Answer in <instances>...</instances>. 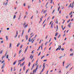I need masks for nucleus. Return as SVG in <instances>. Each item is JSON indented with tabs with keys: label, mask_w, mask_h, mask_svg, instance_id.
Here are the masks:
<instances>
[{
	"label": "nucleus",
	"mask_w": 74,
	"mask_h": 74,
	"mask_svg": "<svg viewBox=\"0 0 74 74\" xmlns=\"http://www.w3.org/2000/svg\"><path fill=\"white\" fill-rule=\"evenodd\" d=\"M5 67V63L4 62L3 63V65L1 66V69L2 70V69H3Z\"/></svg>",
	"instance_id": "nucleus-1"
},
{
	"label": "nucleus",
	"mask_w": 74,
	"mask_h": 74,
	"mask_svg": "<svg viewBox=\"0 0 74 74\" xmlns=\"http://www.w3.org/2000/svg\"><path fill=\"white\" fill-rule=\"evenodd\" d=\"M60 49H61V46H60V48H59V45L58 47V48L56 50V51H58V49L59 50H60Z\"/></svg>",
	"instance_id": "nucleus-2"
},
{
	"label": "nucleus",
	"mask_w": 74,
	"mask_h": 74,
	"mask_svg": "<svg viewBox=\"0 0 74 74\" xmlns=\"http://www.w3.org/2000/svg\"><path fill=\"white\" fill-rule=\"evenodd\" d=\"M74 7V5H73L71 6V3L68 6V8H70V7H71L72 8H73Z\"/></svg>",
	"instance_id": "nucleus-3"
},
{
	"label": "nucleus",
	"mask_w": 74,
	"mask_h": 74,
	"mask_svg": "<svg viewBox=\"0 0 74 74\" xmlns=\"http://www.w3.org/2000/svg\"><path fill=\"white\" fill-rule=\"evenodd\" d=\"M37 69H34L33 71V74H35V73H36V71H37Z\"/></svg>",
	"instance_id": "nucleus-4"
},
{
	"label": "nucleus",
	"mask_w": 74,
	"mask_h": 74,
	"mask_svg": "<svg viewBox=\"0 0 74 74\" xmlns=\"http://www.w3.org/2000/svg\"><path fill=\"white\" fill-rule=\"evenodd\" d=\"M33 39H34V38H33L32 39H31V40L30 38H29V42H32V41H33Z\"/></svg>",
	"instance_id": "nucleus-5"
},
{
	"label": "nucleus",
	"mask_w": 74,
	"mask_h": 74,
	"mask_svg": "<svg viewBox=\"0 0 74 74\" xmlns=\"http://www.w3.org/2000/svg\"><path fill=\"white\" fill-rule=\"evenodd\" d=\"M18 31H16V35L15 36H14V38H16V37H17V36H18Z\"/></svg>",
	"instance_id": "nucleus-6"
},
{
	"label": "nucleus",
	"mask_w": 74,
	"mask_h": 74,
	"mask_svg": "<svg viewBox=\"0 0 74 74\" xmlns=\"http://www.w3.org/2000/svg\"><path fill=\"white\" fill-rule=\"evenodd\" d=\"M71 23H70L68 25V27H69V28L71 27V26L70 25H71Z\"/></svg>",
	"instance_id": "nucleus-7"
},
{
	"label": "nucleus",
	"mask_w": 74,
	"mask_h": 74,
	"mask_svg": "<svg viewBox=\"0 0 74 74\" xmlns=\"http://www.w3.org/2000/svg\"><path fill=\"white\" fill-rule=\"evenodd\" d=\"M27 26H28V24H27L24 27V28H25V29H26V28L27 27Z\"/></svg>",
	"instance_id": "nucleus-8"
},
{
	"label": "nucleus",
	"mask_w": 74,
	"mask_h": 74,
	"mask_svg": "<svg viewBox=\"0 0 74 74\" xmlns=\"http://www.w3.org/2000/svg\"><path fill=\"white\" fill-rule=\"evenodd\" d=\"M53 23H52L51 25V28H52H52H53Z\"/></svg>",
	"instance_id": "nucleus-9"
},
{
	"label": "nucleus",
	"mask_w": 74,
	"mask_h": 74,
	"mask_svg": "<svg viewBox=\"0 0 74 74\" xmlns=\"http://www.w3.org/2000/svg\"><path fill=\"white\" fill-rule=\"evenodd\" d=\"M45 63H44L43 64V69H45Z\"/></svg>",
	"instance_id": "nucleus-10"
},
{
	"label": "nucleus",
	"mask_w": 74,
	"mask_h": 74,
	"mask_svg": "<svg viewBox=\"0 0 74 74\" xmlns=\"http://www.w3.org/2000/svg\"><path fill=\"white\" fill-rule=\"evenodd\" d=\"M26 24V22H24V23L23 25L24 27H25V25Z\"/></svg>",
	"instance_id": "nucleus-11"
},
{
	"label": "nucleus",
	"mask_w": 74,
	"mask_h": 74,
	"mask_svg": "<svg viewBox=\"0 0 74 74\" xmlns=\"http://www.w3.org/2000/svg\"><path fill=\"white\" fill-rule=\"evenodd\" d=\"M5 37L7 41H8V36H6Z\"/></svg>",
	"instance_id": "nucleus-12"
},
{
	"label": "nucleus",
	"mask_w": 74,
	"mask_h": 74,
	"mask_svg": "<svg viewBox=\"0 0 74 74\" xmlns=\"http://www.w3.org/2000/svg\"><path fill=\"white\" fill-rule=\"evenodd\" d=\"M16 63V61H15L13 63V65H15Z\"/></svg>",
	"instance_id": "nucleus-13"
},
{
	"label": "nucleus",
	"mask_w": 74,
	"mask_h": 74,
	"mask_svg": "<svg viewBox=\"0 0 74 74\" xmlns=\"http://www.w3.org/2000/svg\"><path fill=\"white\" fill-rule=\"evenodd\" d=\"M69 65H68L67 66H66L65 67V68H66V69H67V68H69Z\"/></svg>",
	"instance_id": "nucleus-14"
},
{
	"label": "nucleus",
	"mask_w": 74,
	"mask_h": 74,
	"mask_svg": "<svg viewBox=\"0 0 74 74\" xmlns=\"http://www.w3.org/2000/svg\"><path fill=\"white\" fill-rule=\"evenodd\" d=\"M25 37L26 38V40H27V39L28 38V36L26 35L25 36Z\"/></svg>",
	"instance_id": "nucleus-15"
},
{
	"label": "nucleus",
	"mask_w": 74,
	"mask_h": 74,
	"mask_svg": "<svg viewBox=\"0 0 74 74\" xmlns=\"http://www.w3.org/2000/svg\"><path fill=\"white\" fill-rule=\"evenodd\" d=\"M22 61H23L24 60H25V57L23 58H22L21 59Z\"/></svg>",
	"instance_id": "nucleus-16"
},
{
	"label": "nucleus",
	"mask_w": 74,
	"mask_h": 74,
	"mask_svg": "<svg viewBox=\"0 0 74 74\" xmlns=\"http://www.w3.org/2000/svg\"><path fill=\"white\" fill-rule=\"evenodd\" d=\"M19 45H20V43H18V44H17V47H19Z\"/></svg>",
	"instance_id": "nucleus-17"
},
{
	"label": "nucleus",
	"mask_w": 74,
	"mask_h": 74,
	"mask_svg": "<svg viewBox=\"0 0 74 74\" xmlns=\"http://www.w3.org/2000/svg\"><path fill=\"white\" fill-rule=\"evenodd\" d=\"M30 64H31V62H29L28 64L29 67H30Z\"/></svg>",
	"instance_id": "nucleus-18"
},
{
	"label": "nucleus",
	"mask_w": 74,
	"mask_h": 74,
	"mask_svg": "<svg viewBox=\"0 0 74 74\" xmlns=\"http://www.w3.org/2000/svg\"><path fill=\"white\" fill-rule=\"evenodd\" d=\"M10 46H9V48H10V47H11V46H12V45H11V43H10Z\"/></svg>",
	"instance_id": "nucleus-19"
},
{
	"label": "nucleus",
	"mask_w": 74,
	"mask_h": 74,
	"mask_svg": "<svg viewBox=\"0 0 74 74\" xmlns=\"http://www.w3.org/2000/svg\"><path fill=\"white\" fill-rule=\"evenodd\" d=\"M21 52H22V50H20L19 52V54H20V53H21Z\"/></svg>",
	"instance_id": "nucleus-20"
},
{
	"label": "nucleus",
	"mask_w": 74,
	"mask_h": 74,
	"mask_svg": "<svg viewBox=\"0 0 74 74\" xmlns=\"http://www.w3.org/2000/svg\"><path fill=\"white\" fill-rule=\"evenodd\" d=\"M24 30H23V32H22V33L21 34L22 35H23V33H24Z\"/></svg>",
	"instance_id": "nucleus-21"
},
{
	"label": "nucleus",
	"mask_w": 74,
	"mask_h": 74,
	"mask_svg": "<svg viewBox=\"0 0 74 74\" xmlns=\"http://www.w3.org/2000/svg\"><path fill=\"white\" fill-rule=\"evenodd\" d=\"M47 12V10H45L43 13V14H45Z\"/></svg>",
	"instance_id": "nucleus-22"
},
{
	"label": "nucleus",
	"mask_w": 74,
	"mask_h": 74,
	"mask_svg": "<svg viewBox=\"0 0 74 74\" xmlns=\"http://www.w3.org/2000/svg\"><path fill=\"white\" fill-rule=\"evenodd\" d=\"M38 65L37 66H36V70H38Z\"/></svg>",
	"instance_id": "nucleus-23"
},
{
	"label": "nucleus",
	"mask_w": 74,
	"mask_h": 74,
	"mask_svg": "<svg viewBox=\"0 0 74 74\" xmlns=\"http://www.w3.org/2000/svg\"><path fill=\"white\" fill-rule=\"evenodd\" d=\"M44 69H43L40 72V73H42V72H43V71H44Z\"/></svg>",
	"instance_id": "nucleus-24"
},
{
	"label": "nucleus",
	"mask_w": 74,
	"mask_h": 74,
	"mask_svg": "<svg viewBox=\"0 0 74 74\" xmlns=\"http://www.w3.org/2000/svg\"><path fill=\"white\" fill-rule=\"evenodd\" d=\"M58 33H56L55 34V36H58Z\"/></svg>",
	"instance_id": "nucleus-25"
},
{
	"label": "nucleus",
	"mask_w": 74,
	"mask_h": 74,
	"mask_svg": "<svg viewBox=\"0 0 74 74\" xmlns=\"http://www.w3.org/2000/svg\"><path fill=\"white\" fill-rule=\"evenodd\" d=\"M43 17H44V16H42L40 18V20L42 21V19L43 18Z\"/></svg>",
	"instance_id": "nucleus-26"
},
{
	"label": "nucleus",
	"mask_w": 74,
	"mask_h": 74,
	"mask_svg": "<svg viewBox=\"0 0 74 74\" xmlns=\"http://www.w3.org/2000/svg\"><path fill=\"white\" fill-rule=\"evenodd\" d=\"M15 18H16V16L14 15V18H13L14 19Z\"/></svg>",
	"instance_id": "nucleus-27"
},
{
	"label": "nucleus",
	"mask_w": 74,
	"mask_h": 74,
	"mask_svg": "<svg viewBox=\"0 0 74 74\" xmlns=\"http://www.w3.org/2000/svg\"><path fill=\"white\" fill-rule=\"evenodd\" d=\"M25 62H24L23 64H22V66H23V65H24V64H25Z\"/></svg>",
	"instance_id": "nucleus-28"
},
{
	"label": "nucleus",
	"mask_w": 74,
	"mask_h": 74,
	"mask_svg": "<svg viewBox=\"0 0 74 74\" xmlns=\"http://www.w3.org/2000/svg\"><path fill=\"white\" fill-rule=\"evenodd\" d=\"M9 56V55H7L6 56L7 59H8Z\"/></svg>",
	"instance_id": "nucleus-29"
},
{
	"label": "nucleus",
	"mask_w": 74,
	"mask_h": 74,
	"mask_svg": "<svg viewBox=\"0 0 74 74\" xmlns=\"http://www.w3.org/2000/svg\"><path fill=\"white\" fill-rule=\"evenodd\" d=\"M55 9H54L53 11V12H52V14H53V13H54V12H55Z\"/></svg>",
	"instance_id": "nucleus-30"
},
{
	"label": "nucleus",
	"mask_w": 74,
	"mask_h": 74,
	"mask_svg": "<svg viewBox=\"0 0 74 74\" xmlns=\"http://www.w3.org/2000/svg\"><path fill=\"white\" fill-rule=\"evenodd\" d=\"M23 69V71H25V66H24Z\"/></svg>",
	"instance_id": "nucleus-31"
},
{
	"label": "nucleus",
	"mask_w": 74,
	"mask_h": 74,
	"mask_svg": "<svg viewBox=\"0 0 74 74\" xmlns=\"http://www.w3.org/2000/svg\"><path fill=\"white\" fill-rule=\"evenodd\" d=\"M52 2H53V1H52V0H51V2H50V3L52 4Z\"/></svg>",
	"instance_id": "nucleus-32"
},
{
	"label": "nucleus",
	"mask_w": 74,
	"mask_h": 74,
	"mask_svg": "<svg viewBox=\"0 0 74 74\" xmlns=\"http://www.w3.org/2000/svg\"><path fill=\"white\" fill-rule=\"evenodd\" d=\"M29 69H28L26 71V74H27V72H28V71H29Z\"/></svg>",
	"instance_id": "nucleus-33"
},
{
	"label": "nucleus",
	"mask_w": 74,
	"mask_h": 74,
	"mask_svg": "<svg viewBox=\"0 0 74 74\" xmlns=\"http://www.w3.org/2000/svg\"><path fill=\"white\" fill-rule=\"evenodd\" d=\"M3 50H1L0 52V54H1L3 53Z\"/></svg>",
	"instance_id": "nucleus-34"
},
{
	"label": "nucleus",
	"mask_w": 74,
	"mask_h": 74,
	"mask_svg": "<svg viewBox=\"0 0 74 74\" xmlns=\"http://www.w3.org/2000/svg\"><path fill=\"white\" fill-rule=\"evenodd\" d=\"M30 30H31V29H30V28H29L28 30V33H29V32H30Z\"/></svg>",
	"instance_id": "nucleus-35"
},
{
	"label": "nucleus",
	"mask_w": 74,
	"mask_h": 74,
	"mask_svg": "<svg viewBox=\"0 0 74 74\" xmlns=\"http://www.w3.org/2000/svg\"><path fill=\"white\" fill-rule=\"evenodd\" d=\"M56 26H57V30L56 31H57L58 30V25H57Z\"/></svg>",
	"instance_id": "nucleus-36"
},
{
	"label": "nucleus",
	"mask_w": 74,
	"mask_h": 74,
	"mask_svg": "<svg viewBox=\"0 0 74 74\" xmlns=\"http://www.w3.org/2000/svg\"><path fill=\"white\" fill-rule=\"evenodd\" d=\"M23 6H24V7H25V6H26V3H23Z\"/></svg>",
	"instance_id": "nucleus-37"
},
{
	"label": "nucleus",
	"mask_w": 74,
	"mask_h": 74,
	"mask_svg": "<svg viewBox=\"0 0 74 74\" xmlns=\"http://www.w3.org/2000/svg\"><path fill=\"white\" fill-rule=\"evenodd\" d=\"M70 20H68V21H67V23H69V22H70Z\"/></svg>",
	"instance_id": "nucleus-38"
},
{
	"label": "nucleus",
	"mask_w": 74,
	"mask_h": 74,
	"mask_svg": "<svg viewBox=\"0 0 74 74\" xmlns=\"http://www.w3.org/2000/svg\"><path fill=\"white\" fill-rule=\"evenodd\" d=\"M5 61L4 60H3L2 62H1V64L3 63H4V62Z\"/></svg>",
	"instance_id": "nucleus-39"
},
{
	"label": "nucleus",
	"mask_w": 74,
	"mask_h": 74,
	"mask_svg": "<svg viewBox=\"0 0 74 74\" xmlns=\"http://www.w3.org/2000/svg\"><path fill=\"white\" fill-rule=\"evenodd\" d=\"M60 6H59L58 8V11H59V9H60Z\"/></svg>",
	"instance_id": "nucleus-40"
},
{
	"label": "nucleus",
	"mask_w": 74,
	"mask_h": 74,
	"mask_svg": "<svg viewBox=\"0 0 74 74\" xmlns=\"http://www.w3.org/2000/svg\"><path fill=\"white\" fill-rule=\"evenodd\" d=\"M4 58V56H3L2 57V60H3V58Z\"/></svg>",
	"instance_id": "nucleus-41"
},
{
	"label": "nucleus",
	"mask_w": 74,
	"mask_h": 74,
	"mask_svg": "<svg viewBox=\"0 0 74 74\" xmlns=\"http://www.w3.org/2000/svg\"><path fill=\"white\" fill-rule=\"evenodd\" d=\"M41 54V52H40L38 54V56H40Z\"/></svg>",
	"instance_id": "nucleus-42"
},
{
	"label": "nucleus",
	"mask_w": 74,
	"mask_h": 74,
	"mask_svg": "<svg viewBox=\"0 0 74 74\" xmlns=\"http://www.w3.org/2000/svg\"><path fill=\"white\" fill-rule=\"evenodd\" d=\"M34 40H35V39H34L33 40V41L32 42V44H33V43L34 41Z\"/></svg>",
	"instance_id": "nucleus-43"
},
{
	"label": "nucleus",
	"mask_w": 74,
	"mask_h": 74,
	"mask_svg": "<svg viewBox=\"0 0 74 74\" xmlns=\"http://www.w3.org/2000/svg\"><path fill=\"white\" fill-rule=\"evenodd\" d=\"M37 35L36 34V35H35V36L34 37V38H36V37H37Z\"/></svg>",
	"instance_id": "nucleus-44"
},
{
	"label": "nucleus",
	"mask_w": 74,
	"mask_h": 74,
	"mask_svg": "<svg viewBox=\"0 0 74 74\" xmlns=\"http://www.w3.org/2000/svg\"><path fill=\"white\" fill-rule=\"evenodd\" d=\"M16 56V54L15 53L14 56V58H15V56Z\"/></svg>",
	"instance_id": "nucleus-45"
},
{
	"label": "nucleus",
	"mask_w": 74,
	"mask_h": 74,
	"mask_svg": "<svg viewBox=\"0 0 74 74\" xmlns=\"http://www.w3.org/2000/svg\"><path fill=\"white\" fill-rule=\"evenodd\" d=\"M60 37V35L59 34V36H58V38H59Z\"/></svg>",
	"instance_id": "nucleus-46"
},
{
	"label": "nucleus",
	"mask_w": 74,
	"mask_h": 74,
	"mask_svg": "<svg viewBox=\"0 0 74 74\" xmlns=\"http://www.w3.org/2000/svg\"><path fill=\"white\" fill-rule=\"evenodd\" d=\"M7 52H6L5 53V56H6V55H7Z\"/></svg>",
	"instance_id": "nucleus-47"
},
{
	"label": "nucleus",
	"mask_w": 74,
	"mask_h": 74,
	"mask_svg": "<svg viewBox=\"0 0 74 74\" xmlns=\"http://www.w3.org/2000/svg\"><path fill=\"white\" fill-rule=\"evenodd\" d=\"M48 42H46L45 43V45H47V43Z\"/></svg>",
	"instance_id": "nucleus-48"
},
{
	"label": "nucleus",
	"mask_w": 74,
	"mask_h": 74,
	"mask_svg": "<svg viewBox=\"0 0 74 74\" xmlns=\"http://www.w3.org/2000/svg\"><path fill=\"white\" fill-rule=\"evenodd\" d=\"M34 64H33V65L32 66V68H34Z\"/></svg>",
	"instance_id": "nucleus-49"
},
{
	"label": "nucleus",
	"mask_w": 74,
	"mask_h": 74,
	"mask_svg": "<svg viewBox=\"0 0 74 74\" xmlns=\"http://www.w3.org/2000/svg\"><path fill=\"white\" fill-rule=\"evenodd\" d=\"M52 40V38H50V40H49V42H50L51 41V40Z\"/></svg>",
	"instance_id": "nucleus-50"
},
{
	"label": "nucleus",
	"mask_w": 74,
	"mask_h": 74,
	"mask_svg": "<svg viewBox=\"0 0 74 74\" xmlns=\"http://www.w3.org/2000/svg\"><path fill=\"white\" fill-rule=\"evenodd\" d=\"M22 47H23V45H21V46L20 49H21V48H22Z\"/></svg>",
	"instance_id": "nucleus-51"
},
{
	"label": "nucleus",
	"mask_w": 74,
	"mask_h": 74,
	"mask_svg": "<svg viewBox=\"0 0 74 74\" xmlns=\"http://www.w3.org/2000/svg\"><path fill=\"white\" fill-rule=\"evenodd\" d=\"M45 57V56H43L41 58V59H42L43 58H44Z\"/></svg>",
	"instance_id": "nucleus-52"
},
{
	"label": "nucleus",
	"mask_w": 74,
	"mask_h": 74,
	"mask_svg": "<svg viewBox=\"0 0 74 74\" xmlns=\"http://www.w3.org/2000/svg\"><path fill=\"white\" fill-rule=\"evenodd\" d=\"M36 64H35V66H37V65L38 64V63H36Z\"/></svg>",
	"instance_id": "nucleus-53"
},
{
	"label": "nucleus",
	"mask_w": 74,
	"mask_h": 74,
	"mask_svg": "<svg viewBox=\"0 0 74 74\" xmlns=\"http://www.w3.org/2000/svg\"><path fill=\"white\" fill-rule=\"evenodd\" d=\"M47 15H48V14H45V17H46V16H47Z\"/></svg>",
	"instance_id": "nucleus-54"
},
{
	"label": "nucleus",
	"mask_w": 74,
	"mask_h": 74,
	"mask_svg": "<svg viewBox=\"0 0 74 74\" xmlns=\"http://www.w3.org/2000/svg\"><path fill=\"white\" fill-rule=\"evenodd\" d=\"M54 18H55V16H53V17L52 18V19H54Z\"/></svg>",
	"instance_id": "nucleus-55"
},
{
	"label": "nucleus",
	"mask_w": 74,
	"mask_h": 74,
	"mask_svg": "<svg viewBox=\"0 0 74 74\" xmlns=\"http://www.w3.org/2000/svg\"><path fill=\"white\" fill-rule=\"evenodd\" d=\"M71 14H72V12H71L69 14V15H70Z\"/></svg>",
	"instance_id": "nucleus-56"
},
{
	"label": "nucleus",
	"mask_w": 74,
	"mask_h": 74,
	"mask_svg": "<svg viewBox=\"0 0 74 74\" xmlns=\"http://www.w3.org/2000/svg\"><path fill=\"white\" fill-rule=\"evenodd\" d=\"M34 51L33 50V51L31 52V53H34L33 52H34Z\"/></svg>",
	"instance_id": "nucleus-57"
},
{
	"label": "nucleus",
	"mask_w": 74,
	"mask_h": 74,
	"mask_svg": "<svg viewBox=\"0 0 74 74\" xmlns=\"http://www.w3.org/2000/svg\"><path fill=\"white\" fill-rule=\"evenodd\" d=\"M53 21H51L49 25H51V23H52V22Z\"/></svg>",
	"instance_id": "nucleus-58"
},
{
	"label": "nucleus",
	"mask_w": 74,
	"mask_h": 74,
	"mask_svg": "<svg viewBox=\"0 0 74 74\" xmlns=\"http://www.w3.org/2000/svg\"><path fill=\"white\" fill-rule=\"evenodd\" d=\"M65 62V61H64L63 62V64H64V63Z\"/></svg>",
	"instance_id": "nucleus-59"
},
{
	"label": "nucleus",
	"mask_w": 74,
	"mask_h": 74,
	"mask_svg": "<svg viewBox=\"0 0 74 74\" xmlns=\"http://www.w3.org/2000/svg\"><path fill=\"white\" fill-rule=\"evenodd\" d=\"M50 18V16H49V17L47 18V21H48V19H49Z\"/></svg>",
	"instance_id": "nucleus-60"
},
{
	"label": "nucleus",
	"mask_w": 74,
	"mask_h": 74,
	"mask_svg": "<svg viewBox=\"0 0 74 74\" xmlns=\"http://www.w3.org/2000/svg\"><path fill=\"white\" fill-rule=\"evenodd\" d=\"M61 51H64V49L63 48H61Z\"/></svg>",
	"instance_id": "nucleus-61"
},
{
	"label": "nucleus",
	"mask_w": 74,
	"mask_h": 74,
	"mask_svg": "<svg viewBox=\"0 0 74 74\" xmlns=\"http://www.w3.org/2000/svg\"><path fill=\"white\" fill-rule=\"evenodd\" d=\"M8 4V2H6L5 4V5H7V4Z\"/></svg>",
	"instance_id": "nucleus-62"
},
{
	"label": "nucleus",
	"mask_w": 74,
	"mask_h": 74,
	"mask_svg": "<svg viewBox=\"0 0 74 74\" xmlns=\"http://www.w3.org/2000/svg\"><path fill=\"white\" fill-rule=\"evenodd\" d=\"M33 18V16H32L31 17V19H32Z\"/></svg>",
	"instance_id": "nucleus-63"
},
{
	"label": "nucleus",
	"mask_w": 74,
	"mask_h": 74,
	"mask_svg": "<svg viewBox=\"0 0 74 74\" xmlns=\"http://www.w3.org/2000/svg\"><path fill=\"white\" fill-rule=\"evenodd\" d=\"M72 4L73 5H74V2H73L72 3Z\"/></svg>",
	"instance_id": "nucleus-64"
}]
</instances>
